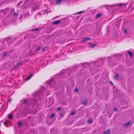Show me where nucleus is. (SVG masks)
I'll list each match as a JSON object with an SVG mask.
<instances>
[{"label":"nucleus","mask_w":134,"mask_h":134,"mask_svg":"<svg viewBox=\"0 0 134 134\" xmlns=\"http://www.w3.org/2000/svg\"><path fill=\"white\" fill-rule=\"evenodd\" d=\"M6 55H7V53H5L3 54V56H4Z\"/></svg>","instance_id":"24"},{"label":"nucleus","mask_w":134,"mask_h":134,"mask_svg":"<svg viewBox=\"0 0 134 134\" xmlns=\"http://www.w3.org/2000/svg\"><path fill=\"white\" fill-rule=\"evenodd\" d=\"M61 1V0H57L56 2V4H60Z\"/></svg>","instance_id":"9"},{"label":"nucleus","mask_w":134,"mask_h":134,"mask_svg":"<svg viewBox=\"0 0 134 134\" xmlns=\"http://www.w3.org/2000/svg\"><path fill=\"white\" fill-rule=\"evenodd\" d=\"M32 76L31 75H29V77L26 78V80H28L30 79V78L32 77Z\"/></svg>","instance_id":"11"},{"label":"nucleus","mask_w":134,"mask_h":134,"mask_svg":"<svg viewBox=\"0 0 134 134\" xmlns=\"http://www.w3.org/2000/svg\"><path fill=\"white\" fill-rule=\"evenodd\" d=\"M75 92H77L78 91V90L77 88H76L75 89Z\"/></svg>","instance_id":"20"},{"label":"nucleus","mask_w":134,"mask_h":134,"mask_svg":"<svg viewBox=\"0 0 134 134\" xmlns=\"http://www.w3.org/2000/svg\"><path fill=\"white\" fill-rule=\"evenodd\" d=\"M122 5H123V4H120V6Z\"/></svg>","instance_id":"32"},{"label":"nucleus","mask_w":134,"mask_h":134,"mask_svg":"<svg viewBox=\"0 0 134 134\" xmlns=\"http://www.w3.org/2000/svg\"><path fill=\"white\" fill-rule=\"evenodd\" d=\"M110 130H108L106 131H104L103 132V134H110Z\"/></svg>","instance_id":"3"},{"label":"nucleus","mask_w":134,"mask_h":134,"mask_svg":"<svg viewBox=\"0 0 134 134\" xmlns=\"http://www.w3.org/2000/svg\"><path fill=\"white\" fill-rule=\"evenodd\" d=\"M90 47L91 48H92V45H90Z\"/></svg>","instance_id":"30"},{"label":"nucleus","mask_w":134,"mask_h":134,"mask_svg":"<svg viewBox=\"0 0 134 134\" xmlns=\"http://www.w3.org/2000/svg\"><path fill=\"white\" fill-rule=\"evenodd\" d=\"M92 120L91 119L89 120L87 122L88 124H91L92 123Z\"/></svg>","instance_id":"14"},{"label":"nucleus","mask_w":134,"mask_h":134,"mask_svg":"<svg viewBox=\"0 0 134 134\" xmlns=\"http://www.w3.org/2000/svg\"><path fill=\"white\" fill-rule=\"evenodd\" d=\"M18 125L19 126H20L21 124V123L20 122H19L18 123Z\"/></svg>","instance_id":"22"},{"label":"nucleus","mask_w":134,"mask_h":134,"mask_svg":"<svg viewBox=\"0 0 134 134\" xmlns=\"http://www.w3.org/2000/svg\"><path fill=\"white\" fill-rule=\"evenodd\" d=\"M130 121L128 122L127 123L125 124L124 125V126L125 127H127L129 125V124H130Z\"/></svg>","instance_id":"4"},{"label":"nucleus","mask_w":134,"mask_h":134,"mask_svg":"<svg viewBox=\"0 0 134 134\" xmlns=\"http://www.w3.org/2000/svg\"><path fill=\"white\" fill-rule=\"evenodd\" d=\"M87 103V100H85L83 101L82 102V103L85 105H86Z\"/></svg>","instance_id":"10"},{"label":"nucleus","mask_w":134,"mask_h":134,"mask_svg":"<svg viewBox=\"0 0 134 134\" xmlns=\"http://www.w3.org/2000/svg\"><path fill=\"white\" fill-rule=\"evenodd\" d=\"M127 52L128 54L131 57H132L133 55L132 53V52L129 51H127Z\"/></svg>","instance_id":"7"},{"label":"nucleus","mask_w":134,"mask_h":134,"mask_svg":"<svg viewBox=\"0 0 134 134\" xmlns=\"http://www.w3.org/2000/svg\"><path fill=\"white\" fill-rule=\"evenodd\" d=\"M111 82V85H113V83H112V82Z\"/></svg>","instance_id":"31"},{"label":"nucleus","mask_w":134,"mask_h":134,"mask_svg":"<svg viewBox=\"0 0 134 134\" xmlns=\"http://www.w3.org/2000/svg\"><path fill=\"white\" fill-rule=\"evenodd\" d=\"M90 40H91V39L90 38L87 37L84 38L82 40V42H84Z\"/></svg>","instance_id":"1"},{"label":"nucleus","mask_w":134,"mask_h":134,"mask_svg":"<svg viewBox=\"0 0 134 134\" xmlns=\"http://www.w3.org/2000/svg\"><path fill=\"white\" fill-rule=\"evenodd\" d=\"M47 13H48V11L46 10H45L44 11V13L45 14H47Z\"/></svg>","instance_id":"15"},{"label":"nucleus","mask_w":134,"mask_h":134,"mask_svg":"<svg viewBox=\"0 0 134 134\" xmlns=\"http://www.w3.org/2000/svg\"><path fill=\"white\" fill-rule=\"evenodd\" d=\"M40 49V47H38V48H37V51H38Z\"/></svg>","instance_id":"27"},{"label":"nucleus","mask_w":134,"mask_h":134,"mask_svg":"<svg viewBox=\"0 0 134 134\" xmlns=\"http://www.w3.org/2000/svg\"><path fill=\"white\" fill-rule=\"evenodd\" d=\"M21 62H20L18 64H16L15 66L13 68V69H17V67L20 65H21Z\"/></svg>","instance_id":"2"},{"label":"nucleus","mask_w":134,"mask_h":134,"mask_svg":"<svg viewBox=\"0 0 134 134\" xmlns=\"http://www.w3.org/2000/svg\"><path fill=\"white\" fill-rule=\"evenodd\" d=\"M60 22V20H58L56 21H54L53 23V24L55 25L58 24Z\"/></svg>","instance_id":"5"},{"label":"nucleus","mask_w":134,"mask_h":134,"mask_svg":"<svg viewBox=\"0 0 134 134\" xmlns=\"http://www.w3.org/2000/svg\"><path fill=\"white\" fill-rule=\"evenodd\" d=\"M75 113V112L74 111H73L71 113V115H74V114Z\"/></svg>","instance_id":"16"},{"label":"nucleus","mask_w":134,"mask_h":134,"mask_svg":"<svg viewBox=\"0 0 134 134\" xmlns=\"http://www.w3.org/2000/svg\"><path fill=\"white\" fill-rule=\"evenodd\" d=\"M4 125H6V123L5 122H4Z\"/></svg>","instance_id":"29"},{"label":"nucleus","mask_w":134,"mask_h":134,"mask_svg":"<svg viewBox=\"0 0 134 134\" xmlns=\"http://www.w3.org/2000/svg\"><path fill=\"white\" fill-rule=\"evenodd\" d=\"M60 109H61L59 107L56 109V110H57V111H59V110H60Z\"/></svg>","instance_id":"19"},{"label":"nucleus","mask_w":134,"mask_h":134,"mask_svg":"<svg viewBox=\"0 0 134 134\" xmlns=\"http://www.w3.org/2000/svg\"><path fill=\"white\" fill-rule=\"evenodd\" d=\"M38 29H33V30H38Z\"/></svg>","instance_id":"28"},{"label":"nucleus","mask_w":134,"mask_h":134,"mask_svg":"<svg viewBox=\"0 0 134 134\" xmlns=\"http://www.w3.org/2000/svg\"><path fill=\"white\" fill-rule=\"evenodd\" d=\"M14 16H15L16 17H17L18 16V15L16 14L15 13H14Z\"/></svg>","instance_id":"21"},{"label":"nucleus","mask_w":134,"mask_h":134,"mask_svg":"<svg viewBox=\"0 0 134 134\" xmlns=\"http://www.w3.org/2000/svg\"><path fill=\"white\" fill-rule=\"evenodd\" d=\"M83 12L82 11L79 12H78L77 13L75 14H80L81 13H82Z\"/></svg>","instance_id":"12"},{"label":"nucleus","mask_w":134,"mask_h":134,"mask_svg":"<svg viewBox=\"0 0 134 134\" xmlns=\"http://www.w3.org/2000/svg\"><path fill=\"white\" fill-rule=\"evenodd\" d=\"M102 15V14L101 13H99L96 15V16L95 18L96 19L100 17Z\"/></svg>","instance_id":"6"},{"label":"nucleus","mask_w":134,"mask_h":134,"mask_svg":"<svg viewBox=\"0 0 134 134\" xmlns=\"http://www.w3.org/2000/svg\"><path fill=\"white\" fill-rule=\"evenodd\" d=\"M119 75L118 74H116L115 76H114V78L115 79H117L119 77Z\"/></svg>","instance_id":"8"},{"label":"nucleus","mask_w":134,"mask_h":134,"mask_svg":"<svg viewBox=\"0 0 134 134\" xmlns=\"http://www.w3.org/2000/svg\"><path fill=\"white\" fill-rule=\"evenodd\" d=\"M124 32H125V33L126 34L127 33V31L125 29L124 30Z\"/></svg>","instance_id":"25"},{"label":"nucleus","mask_w":134,"mask_h":134,"mask_svg":"<svg viewBox=\"0 0 134 134\" xmlns=\"http://www.w3.org/2000/svg\"><path fill=\"white\" fill-rule=\"evenodd\" d=\"M97 44V43H95L93 44V48Z\"/></svg>","instance_id":"17"},{"label":"nucleus","mask_w":134,"mask_h":134,"mask_svg":"<svg viewBox=\"0 0 134 134\" xmlns=\"http://www.w3.org/2000/svg\"><path fill=\"white\" fill-rule=\"evenodd\" d=\"M26 101H27L25 99L24 100L23 102L24 103H26Z\"/></svg>","instance_id":"26"},{"label":"nucleus","mask_w":134,"mask_h":134,"mask_svg":"<svg viewBox=\"0 0 134 134\" xmlns=\"http://www.w3.org/2000/svg\"><path fill=\"white\" fill-rule=\"evenodd\" d=\"M8 117L9 119H12V116L11 115H10L8 116Z\"/></svg>","instance_id":"18"},{"label":"nucleus","mask_w":134,"mask_h":134,"mask_svg":"<svg viewBox=\"0 0 134 134\" xmlns=\"http://www.w3.org/2000/svg\"><path fill=\"white\" fill-rule=\"evenodd\" d=\"M54 115H55V114L54 113H53V114H52V115H51L50 116V118H53L54 116Z\"/></svg>","instance_id":"13"},{"label":"nucleus","mask_w":134,"mask_h":134,"mask_svg":"<svg viewBox=\"0 0 134 134\" xmlns=\"http://www.w3.org/2000/svg\"><path fill=\"white\" fill-rule=\"evenodd\" d=\"M44 50V49H43L42 50V52H43Z\"/></svg>","instance_id":"33"},{"label":"nucleus","mask_w":134,"mask_h":134,"mask_svg":"<svg viewBox=\"0 0 134 134\" xmlns=\"http://www.w3.org/2000/svg\"><path fill=\"white\" fill-rule=\"evenodd\" d=\"M117 110V109L116 108H114V111H116Z\"/></svg>","instance_id":"23"}]
</instances>
